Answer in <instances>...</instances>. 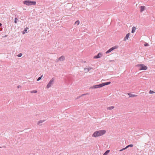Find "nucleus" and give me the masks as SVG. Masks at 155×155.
<instances>
[{
    "mask_svg": "<svg viewBox=\"0 0 155 155\" xmlns=\"http://www.w3.org/2000/svg\"><path fill=\"white\" fill-rule=\"evenodd\" d=\"M106 131L105 130L96 131L92 135V137H97L103 136L106 133Z\"/></svg>",
    "mask_w": 155,
    "mask_h": 155,
    "instance_id": "1",
    "label": "nucleus"
},
{
    "mask_svg": "<svg viewBox=\"0 0 155 155\" xmlns=\"http://www.w3.org/2000/svg\"><path fill=\"white\" fill-rule=\"evenodd\" d=\"M24 4L27 5H35L36 4V2L35 1H32L29 0L24 1L23 2Z\"/></svg>",
    "mask_w": 155,
    "mask_h": 155,
    "instance_id": "2",
    "label": "nucleus"
},
{
    "mask_svg": "<svg viewBox=\"0 0 155 155\" xmlns=\"http://www.w3.org/2000/svg\"><path fill=\"white\" fill-rule=\"evenodd\" d=\"M136 66L139 68V70H145L147 69V67L143 64H139L136 65Z\"/></svg>",
    "mask_w": 155,
    "mask_h": 155,
    "instance_id": "3",
    "label": "nucleus"
},
{
    "mask_svg": "<svg viewBox=\"0 0 155 155\" xmlns=\"http://www.w3.org/2000/svg\"><path fill=\"white\" fill-rule=\"evenodd\" d=\"M54 78H52V79L50 81L47 85L46 87L47 88H50L53 84L54 83Z\"/></svg>",
    "mask_w": 155,
    "mask_h": 155,
    "instance_id": "4",
    "label": "nucleus"
},
{
    "mask_svg": "<svg viewBox=\"0 0 155 155\" xmlns=\"http://www.w3.org/2000/svg\"><path fill=\"white\" fill-rule=\"evenodd\" d=\"M102 85L101 84H100L96 85H94L93 86H91L89 88L90 89H96L100 87H102Z\"/></svg>",
    "mask_w": 155,
    "mask_h": 155,
    "instance_id": "5",
    "label": "nucleus"
},
{
    "mask_svg": "<svg viewBox=\"0 0 155 155\" xmlns=\"http://www.w3.org/2000/svg\"><path fill=\"white\" fill-rule=\"evenodd\" d=\"M102 56V54L101 53H99L97 55L94 57V58H98L101 57Z\"/></svg>",
    "mask_w": 155,
    "mask_h": 155,
    "instance_id": "6",
    "label": "nucleus"
},
{
    "mask_svg": "<svg viewBox=\"0 0 155 155\" xmlns=\"http://www.w3.org/2000/svg\"><path fill=\"white\" fill-rule=\"evenodd\" d=\"M65 60V57L64 56H61L58 59V60L57 61V62H58L59 61H63Z\"/></svg>",
    "mask_w": 155,
    "mask_h": 155,
    "instance_id": "7",
    "label": "nucleus"
},
{
    "mask_svg": "<svg viewBox=\"0 0 155 155\" xmlns=\"http://www.w3.org/2000/svg\"><path fill=\"white\" fill-rule=\"evenodd\" d=\"M45 120H39L37 124L39 126H41L42 125V123L45 122Z\"/></svg>",
    "mask_w": 155,
    "mask_h": 155,
    "instance_id": "8",
    "label": "nucleus"
},
{
    "mask_svg": "<svg viewBox=\"0 0 155 155\" xmlns=\"http://www.w3.org/2000/svg\"><path fill=\"white\" fill-rule=\"evenodd\" d=\"M93 68L92 67H90L88 68H84V70H87V71L85 72V73H87L90 70L92 69Z\"/></svg>",
    "mask_w": 155,
    "mask_h": 155,
    "instance_id": "9",
    "label": "nucleus"
},
{
    "mask_svg": "<svg viewBox=\"0 0 155 155\" xmlns=\"http://www.w3.org/2000/svg\"><path fill=\"white\" fill-rule=\"evenodd\" d=\"M130 35V34L129 33H128L126 35V36L124 38V41H126L128 39Z\"/></svg>",
    "mask_w": 155,
    "mask_h": 155,
    "instance_id": "10",
    "label": "nucleus"
},
{
    "mask_svg": "<svg viewBox=\"0 0 155 155\" xmlns=\"http://www.w3.org/2000/svg\"><path fill=\"white\" fill-rule=\"evenodd\" d=\"M110 83H111L110 82H107L102 83L101 84L102 85V87H103L105 85H109V84H110Z\"/></svg>",
    "mask_w": 155,
    "mask_h": 155,
    "instance_id": "11",
    "label": "nucleus"
},
{
    "mask_svg": "<svg viewBox=\"0 0 155 155\" xmlns=\"http://www.w3.org/2000/svg\"><path fill=\"white\" fill-rule=\"evenodd\" d=\"M128 94L129 96L130 97H134L137 96V95L132 94L130 93H128Z\"/></svg>",
    "mask_w": 155,
    "mask_h": 155,
    "instance_id": "12",
    "label": "nucleus"
},
{
    "mask_svg": "<svg viewBox=\"0 0 155 155\" xmlns=\"http://www.w3.org/2000/svg\"><path fill=\"white\" fill-rule=\"evenodd\" d=\"M140 12H142L145 9V7L144 6H141L140 7Z\"/></svg>",
    "mask_w": 155,
    "mask_h": 155,
    "instance_id": "13",
    "label": "nucleus"
},
{
    "mask_svg": "<svg viewBox=\"0 0 155 155\" xmlns=\"http://www.w3.org/2000/svg\"><path fill=\"white\" fill-rule=\"evenodd\" d=\"M136 29V28L135 27H134V26L132 28L131 33H134V32Z\"/></svg>",
    "mask_w": 155,
    "mask_h": 155,
    "instance_id": "14",
    "label": "nucleus"
},
{
    "mask_svg": "<svg viewBox=\"0 0 155 155\" xmlns=\"http://www.w3.org/2000/svg\"><path fill=\"white\" fill-rule=\"evenodd\" d=\"M114 106H110L109 107H107V109L109 110H111L113 109L114 108Z\"/></svg>",
    "mask_w": 155,
    "mask_h": 155,
    "instance_id": "15",
    "label": "nucleus"
},
{
    "mask_svg": "<svg viewBox=\"0 0 155 155\" xmlns=\"http://www.w3.org/2000/svg\"><path fill=\"white\" fill-rule=\"evenodd\" d=\"M28 29V28H25L24 30V31L22 32L23 34H25V32H26L27 31Z\"/></svg>",
    "mask_w": 155,
    "mask_h": 155,
    "instance_id": "16",
    "label": "nucleus"
},
{
    "mask_svg": "<svg viewBox=\"0 0 155 155\" xmlns=\"http://www.w3.org/2000/svg\"><path fill=\"white\" fill-rule=\"evenodd\" d=\"M110 150H107L103 155H107L110 152Z\"/></svg>",
    "mask_w": 155,
    "mask_h": 155,
    "instance_id": "17",
    "label": "nucleus"
},
{
    "mask_svg": "<svg viewBox=\"0 0 155 155\" xmlns=\"http://www.w3.org/2000/svg\"><path fill=\"white\" fill-rule=\"evenodd\" d=\"M30 92L31 93H36L37 92V91L36 90H33V91H30Z\"/></svg>",
    "mask_w": 155,
    "mask_h": 155,
    "instance_id": "18",
    "label": "nucleus"
},
{
    "mask_svg": "<svg viewBox=\"0 0 155 155\" xmlns=\"http://www.w3.org/2000/svg\"><path fill=\"white\" fill-rule=\"evenodd\" d=\"M117 48V46H115L111 48H110V49H111V50H112V51L114 50Z\"/></svg>",
    "mask_w": 155,
    "mask_h": 155,
    "instance_id": "19",
    "label": "nucleus"
},
{
    "mask_svg": "<svg viewBox=\"0 0 155 155\" xmlns=\"http://www.w3.org/2000/svg\"><path fill=\"white\" fill-rule=\"evenodd\" d=\"M112 51V50H111V49L110 48L109 49L108 51H107L106 52V54H107L110 52H111Z\"/></svg>",
    "mask_w": 155,
    "mask_h": 155,
    "instance_id": "20",
    "label": "nucleus"
},
{
    "mask_svg": "<svg viewBox=\"0 0 155 155\" xmlns=\"http://www.w3.org/2000/svg\"><path fill=\"white\" fill-rule=\"evenodd\" d=\"M133 146V145L132 144H130V145H129L127 146L126 147V148H128L129 147H132Z\"/></svg>",
    "mask_w": 155,
    "mask_h": 155,
    "instance_id": "21",
    "label": "nucleus"
},
{
    "mask_svg": "<svg viewBox=\"0 0 155 155\" xmlns=\"http://www.w3.org/2000/svg\"><path fill=\"white\" fill-rule=\"evenodd\" d=\"M43 77V75H42L41 77H39L38 79H37V81H39L41 79L42 77Z\"/></svg>",
    "mask_w": 155,
    "mask_h": 155,
    "instance_id": "22",
    "label": "nucleus"
},
{
    "mask_svg": "<svg viewBox=\"0 0 155 155\" xmlns=\"http://www.w3.org/2000/svg\"><path fill=\"white\" fill-rule=\"evenodd\" d=\"M155 92L154 91L151 90H150L149 91V93L150 94H153Z\"/></svg>",
    "mask_w": 155,
    "mask_h": 155,
    "instance_id": "23",
    "label": "nucleus"
},
{
    "mask_svg": "<svg viewBox=\"0 0 155 155\" xmlns=\"http://www.w3.org/2000/svg\"><path fill=\"white\" fill-rule=\"evenodd\" d=\"M75 23L77 24V25H78L79 24V21L78 20L75 22Z\"/></svg>",
    "mask_w": 155,
    "mask_h": 155,
    "instance_id": "24",
    "label": "nucleus"
},
{
    "mask_svg": "<svg viewBox=\"0 0 155 155\" xmlns=\"http://www.w3.org/2000/svg\"><path fill=\"white\" fill-rule=\"evenodd\" d=\"M18 19L17 18H15V21L14 22L15 23H17V22Z\"/></svg>",
    "mask_w": 155,
    "mask_h": 155,
    "instance_id": "25",
    "label": "nucleus"
},
{
    "mask_svg": "<svg viewBox=\"0 0 155 155\" xmlns=\"http://www.w3.org/2000/svg\"><path fill=\"white\" fill-rule=\"evenodd\" d=\"M127 148H126V147L125 148H123V149L120 150L119 151H122L123 150H125L126 149H127Z\"/></svg>",
    "mask_w": 155,
    "mask_h": 155,
    "instance_id": "26",
    "label": "nucleus"
},
{
    "mask_svg": "<svg viewBox=\"0 0 155 155\" xmlns=\"http://www.w3.org/2000/svg\"><path fill=\"white\" fill-rule=\"evenodd\" d=\"M22 54L20 53L18 54V57H21L22 56Z\"/></svg>",
    "mask_w": 155,
    "mask_h": 155,
    "instance_id": "27",
    "label": "nucleus"
},
{
    "mask_svg": "<svg viewBox=\"0 0 155 155\" xmlns=\"http://www.w3.org/2000/svg\"><path fill=\"white\" fill-rule=\"evenodd\" d=\"M144 45L145 46H148L149 45L147 43H145L144 44Z\"/></svg>",
    "mask_w": 155,
    "mask_h": 155,
    "instance_id": "28",
    "label": "nucleus"
},
{
    "mask_svg": "<svg viewBox=\"0 0 155 155\" xmlns=\"http://www.w3.org/2000/svg\"><path fill=\"white\" fill-rule=\"evenodd\" d=\"M88 94V93H86V94H82V95H81V97H82V96H84V95H87V94Z\"/></svg>",
    "mask_w": 155,
    "mask_h": 155,
    "instance_id": "29",
    "label": "nucleus"
},
{
    "mask_svg": "<svg viewBox=\"0 0 155 155\" xmlns=\"http://www.w3.org/2000/svg\"><path fill=\"white\" fill-rule=\"evenodd\" d=\"M21 87V86H20V85H18V86H17V88H19Z\"/></svg>",
    "mask_w": 155,
    "mask_h": 155,
    "instance_id": "30",
    "label": "nucleus"
},
{
    "mask_svg": "<svg viewBox=\"0 0 155 155\" xmlns=\"http://www.w3.org/2000/svg\"><path fill=\"white\" fill-rule=\"evenodd\" d=\"M81 96H78V97H77V99L78 98H80V97H81Z\"/></svg>",
    "mask_w": 155,
    "mask_h": 155,
    "instance_id": "31",
    "label": "nucleus"
},
{
    "mask_svg": "<svg viewBox=\"0 0 155 155\" xmlns=\"http://www.w3.org/2000/svg\"><path fill=\"white\" fill-rule=\"evenodd\" d=\"M2 25V24L1 23H0V27H1Z\"/></svg>",
    "mask_w": 155,
    "mask_h": 155,
    "instance_id": "32",
    "label": "nucleus"
},
{
    "mask_svg": "<svg viewBox=\"0 0 155 155\" xmlns=\"http://www.w3.org/2000/svg\"><path fill=\"white\" fill-rule=\"evenodd\" d=\"M85 71H87V70H85Z\"/></svg>",
    "mask_w": 155,
    "mask_h": 155,
    "instance_id": "33",
    "label": "nucleus"
},
{
    "mask_svg": "<svg viewBox=\"0 0 155 155\" xmlns=\"http://www.w3.org/2000/svg\"><path fill=\"white\" fill-rule=\"evenodd\" d=\"M0 148H1V147H0Z\"/></svg>",
    "mask_w": 155,
    "mask_h": 155,
    "instance_id": "34",
    "label": "nucleus"
}]
</instances>
